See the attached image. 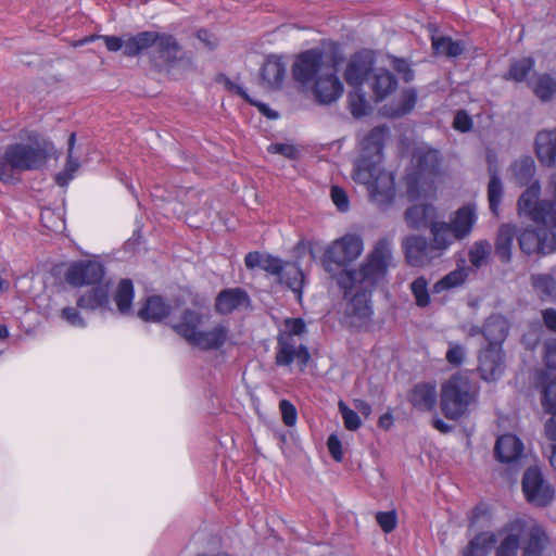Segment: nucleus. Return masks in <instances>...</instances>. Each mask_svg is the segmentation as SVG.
I'll return each instance as SVG.
<instances>
[{
    "label": "nucleus",
    "mask_w": 556,
    "mask_h": 556,
    "mask_svg": "<svg viewBox=\"0 0 556 556\" xmlns=\"http://www.w3.org/2000/svg\"><path fill=\"white\" fill-rule=\"evenodd\" d=\"M496 543L492 532H480L475 535L463 551V556H488Z\"/></svg>",
    "instance_id": "obj_36"
},
{
    "label": "nucleus",
    "mask_w": 556,
    "mask_h": 556,
    "mask_svg": "<svg viewBox=\"0 0 556 556\" xmlns=\"http://www.w3.org/2000/svg\"><path fill=\"white\" fill-rule=\"evenodd\" d=\"M374 60L365 52L354 54L346 65L344 79L348 85L358 88L364 81H368L374 72Z\"/></svg>",
    "instance_id": "obj_18"
},
{
    "label": "nucleus",
    "mask_w": 556,
    "mask_h": 556,
    "mask_svg": "<svg viewBox=\"0 0 556 556\" xmlns=\"http://www.w3.org/2000/svg\"><path fill=\"white\" fill-rule=\"evenodd\" d=\"M468 277L466 268H456L433 285V293L462 286Z\"/></svg>",
    "instance_id": "obj_42"
},
{
    "label": "nucleus",
    "mask_w": 556,
    "mask_h": 556,
    "mask_svg": "<svg viewBox=\"0 0 556 556\" xmlns=\"http://www.w3.org/2000/svg\"><path fill=\"white\" fill-rule=\"evenodd\" d=\"M244 264L248 269H254L258 267L270 275L279 277L283 271V263L279 257L256 251L249 252L245 255Z\"/></svg>",
    "instance_id": "obj_30"
},
{
    "label": "nucleus",
    "mask_w": 556,
    "mask_h": 556,
    "mask_svg": "<svg viewBox=\"0 0 556 556\" xmlns=\"http://www.w3.org/2000/svg\"><path fill=\"white\" fill-rule=\"evenodd\" d=\"M285 327L286 330L277 336L275 364L280 367H289L296 361L300 370L303 371L311 361V353L306 345H296L294 337L306 332V324L302 318H287Z\"/></svg>",
    "instance_id": "obj_4"
},
{
    "label": "nucleus",
    "mask_w": 556,
    "mask_h": 556,
    "mask_svg": "<svg viewBox=\"0 0 556 556\" xmlns=\"http://www.w3.org/2000/svg\"><path fill=\"white\" fill-rule=\"evenodd\" d=\"M375 165L376 163L361 157L354 170L353 179L361 184H370V197L372 201L376 202L381 208H386L394 200V188L392 184H390L387 189L379 190L377 182H371Z\"/></svg>",
    "instance_id": "obj_12"
},
{
    "label": "nucleus",
    "mask_w": 556,
    "mask_h": 556,
    "mask_svg": "<svg viewBox=\"0 0 556 556\" xmlns=\"http://www.w3.org/2000/svg\"><path fill=\"white\" fill-rule=\"evenodd\" d=\"M267 151L273 154H281L287 159L293 160L296 157L298 150L288 143H270Z\"/></svg>",
    "instance_id": "obj_61"
},
{
    "label": "nucleus",
    "mask_w": 556,
    "mask_h": 556,
    "mask_svg": "<svg viewBox=\"0 0 556 556\" xmlns=\"http://www.w3.org/2000/svg\"><path fill=\"white\" fill-rule=\"evenodd\" d=\"M535 153L544 166L552 167L556 164V129L541 130L536 134Z\"/></svg>",
    "instance_id": "obj_28"
},
{
    "label": "nucleus",
    "mask_w": 556,
    "mask_h": 556,
    "mask_svg": "<svg viewBox=\"0 0 556 556\" xmlns=\"http://www.w3.org/2000/svg\"><path fill=\"white\" fill-rule=\"evenodd\" d=\"M324 56L325 52L319 48L301 52L292 65L293 79L303 85L316 80L323 72L332 65L325 63Z\"/></svg>",
    "instance_id": "obj_9"
},
{
    "label": "nucleus",
    "mask_w": 556,
    "mask_h": 556,
    "mask_svg": "<svg viewBox=\"0 0 556 556\" xmlns=\"http://www.w3.org/2000/svg\"><path fill=\"white\" fill-rule=\"evenodd\" d=\"M503 197V184L495 170L491 172L490 181L488 185V200L491 212L494 215L498 214L500 204Z\"/></svg>",
    "instance_id": "obj_44"
},
{
    "label": "nucleus",
    "mask_w": 556,
    "mask_h": 556,
    "mask_svg": "<svg viewBox=\"0 0 556 556\" xmlns=\"http://www.w3.org/2000/svg\"><path fill=\"white\" fill-rule=\"evenodd\" d=\"M532 91L542 102H549L556 94V77L548 73L538 74L532 84Z\"/></svg>",
    "instance_id": "obj_38"
},
{
    "label": "nucleus",
    "mask_w": 556,
    "mask_h": 556,
    "mask_svg": "<svg viewBox=\"0 0 556 556\" xmlns=\"http://www.w3.org/2000/svg\"><path fill=\"white\" fill-rule=\"evenodd\" d=\"M509 321L502 314H491L483 321V339L485 346L503 348L509 334Z\"/></svg>",
    "instance_id": "obj_21"
},
{
    "label": "nucleus",
    "mask_w": 556,
    "mask_h": 556,
    "mask_svg": "<svg viewBox=\"0 0 556 556\" xmlns=\"http://www.w3.org/2000/svg\"><path fill=\"white\" fill-rule=\"evenodd\" d=\"M16 168L12 166V162L8 159V150L0 155V181L2 182H14L18 180L16 177Z\"/></svg>",
    "instance_id": "obj_53"
},
{
    "label": "nucleus",
    "mask_w": 556,
    "mask_h": 556,
    "mask_svg": "<svg viewBox=\"0 0 556 556\" xmlns=\"http://www.w3.org/2000/svg\"><path fill=\"white\" fill-rule=\"evenodd\" d=\"M313 91L321 104H330L342 96L343 84L336 74L334 65L329 66V70L317 77Z\"/></svg>",
    "instance_id": "obj_16"
},
{
    "label": "nucleus",
    "mask_w": 556,
    "mask_h": 556,
    "mask_svg": "<svg viewBox=\"0 0 556 556\" xmlns=\"http://www.w3.org/2000/svg\"><path fill=\"white\" fill-rule=\"evenodd\" d=\"M260 75L262 84L267 89L278 90L281 88L286 76V65L280 58L270 55L262 65Z\"/></svg>",
    "instance_id": "obj_27"
},
{
    "label": "nucleus",
    "mask_w": 556,
    "mask_h": 556,
    "mask_svg": "<svg viewBox=\"0 0 556 556\" xmlns=\"http://www.w3.org/2000/svg\"><path fill=\"white\" fill-rule=\"evenodd\" d=\"M491 244L486 240H480L472 244L468 256L472 266L480 268L491 253Z\"/></svg>",
    "instance_id": "obj_46"
},
{
    "label": "nucleus",
    "mask_w": 556,
    "mask_h": 556,
    "mask_svg": "<svg viewBox=\"0 0 556 556\" xmlns=\"http://www.w3.org/2000/svg\"><path fill=\"white\" fill-rule=\"evenodd\" d=\"M477 370L484 381L498 380L505 370V353L503 348H481L478 353Z\"/></svg>",
    "instance_id": "obj_14"
},
{
    "label": "nucleus",
    "mask_w": 556,
    "mask_h": 556,
    "mask_svg": "<svg viewBox=\"0 0 556 556\" xmlns=\"http://www.w3.org/2000/svg\"><path fill=\"white\" fill-rule=\"evenodd\" d=\"M553 200H540L541 186L538 180L528 187L518 199V212L538 225L556 229V173L549 177Z\"/></svg>",
    "instance_id": "obj_3"
},
{
    "label": "nucleus",
    "mask_w": 556,
    "mask_h": 556,
    "mask_svg": "<svg viewBox=\"0 0 556 556\" xmlns=\"http://www.w3.org/2000/svg\"><path fill=\"white\" fill-rule=\"evenodd\" d=\"M434 216V207L430 204H415L405 211V222L412 229H424Z\"/></svg>",
    "instance_id": "obj_34"
},
{
    "label": "nucleus",
    "mask_w": 556,
    "mask_h": 556,
    "mask_svg": "<svg viewBox=\"0 0 556 556\" xmlns=\"http://www.w3.org/2000/svg\"><path fill=\"white\" fill-rule=\"evenodd\" d=\"M339 412L343 418L344 427L350 431H355L361 427V418L358 414L351 409L343 401L338 404Z\"/></svg>",
    "instance_id": "obj_51"
},
{
    "label": "nucleus",
    "mask_w": 556,
    "mask_h": 556,
    "mask_svg": "<svg viewBox=\"0 0 556 556\" xmlns=\"http://www.w3.org/2000/svg\"><path fill=\"white\" fill-rule=\"evenodd\" d=\"M279 409L281 412L282 421L286 426L292 427L296 424L298 412L295 406L288 400L279 402Z\"/></svg>",
    "instance_id": "obj_56"
},
{
    "label": "nucleus",
    "mask_w": 556,
    "mask_h": 556,
    "mask_svg": "<svg viewBox=\"0 0 556 556\" xmlns=\"http://www.w3.org/2000/svg\"><path fill=\"white\" fill-rule=\"evenodd\" d=\"M76 142V135L75 132H72L68 137V149H67V160L65 164V170L73 175L78 168H79V162L77 159H74L73 156V150Z\"/></svg>",
    "instance_id": "obj_58"
},
{
    "label": "nucleus",
    "mask_w": 556,
    "mask_h": 556,
    "mask_svg": "<svg viewBox=\"0 0 556 556\" xmlns=\"http://www.w3.org/2000/svg\"><path fill=\"white\" fill-rule=\"evenodd\" d=\"M402 248L405 253L406 261L415 267H424L434 258H438L435 252L428 240L418 235H412L403 240Z\"/></svg>",
    "instance_id": "obj_15"
},
{
    "label": "nucleus",
    "mask_w": 556,
    "mask_h": 556,
    "mask_svg": "<svg viewBox=\"0 0 556 556\" xmlns=\"http://www.w3.org/2000/svg\"><path fill=\"white\" fill-rule=\"evenodd\" d=\"M511 172L515 181L519 186L530 187L534 182L532 179L535 174V164L533 159L530 156L521 157L511 165Z\"/></svg>",
    "instance_id": "obj_39"
},
{
    "label": "nucleus",
    "mask_w": 556,
    "mask_h": 556,
    "mask_svg": "<svg viewBox=\"0 0 556 556\" xmlns=\"http://www.w3.org/2000/svg\"><path fill=\"white\" fill-rule=\"evenodd\" d=\"M331 199L337 208L340 212H346L350 207L349 197L343 188L339 186H332Z\"/></svg>",
    "instance_id": "obj_57"
},
{
    "label": "nucleus",
    "mask_w": 556,
    "mask_h": 556,
    "mask_svg": "<svg viewBox=\"0 0 556 556\" xmlns=\"http://www.w3.org/2000/svg\"><path fill=\"white\" fill-rule=\"evenodd\" d=\"M327 447L332 456V458L337 462H341L343 457L342 453V444L340 439L336 434H330L327 440Z\"/></svg>",
    "instance_id": "obj_63"
},
{
    "label": "nucleus",
    "mask_w": 556,
    "mask_h": 556,
    "mask_svg": "<svg viewBox=\"0 0 556 556\" xmlns=\"http://www.w3.org/2000/svg\"><path fill=\"white\" fill-rule=\"evenodd\" d=\"M376 521L384 533H391L397 525V517L394 510L379 511L376 515Z\"/></svg>",
    "instance_id": "obj_54"
},
{
    "label": "nucleus",
    "mask_w": 556,
    "mask_h": 556,
    "mask_svg": "<svg viewBox=\"0 0 556 556\" xmlns=\"http://www.w3.org/2000/svg\"><path fill=\"white\" fill-rule=\"evenodd\" d=\"M521 490L526 501L536 507H547L555 498L554 486L545 479L538 466H531L525 470Z\"/></svg>",
    "instance_id": "obj_8"
},
{
    "label": "nucleus",
    "mask_w": 556,
    "mask_h": 556,
    "mask_svg": "<svg viewBox=\"0 0 556 556\" xmlns=\"http://www.w3.org/2000/svg\"><path fill=\"white\" fill-rule=\"evenodd\" d=\"M476 393L468 377L453 375L441 389L440 406L443 415L451 420L458 419L475 401Z\"/></svg>",
    "instance_id": "obj_5"
},
{
    "label": "nucleus",
    "mask_w": 556,
    "mask_h": 556,
    "mask_svg": "<svg viewBox=\"0 0 556 556\" xmlns=\"http://www.w3.org/2000/svg\"><path fill=\"white\" fill-rule=\"evenodd\" d=\"M416 170L409 176L407 192H412V182L417 185L431 181L440 168V155L437 150H418L414 154Z\"/></svg>",
    "instance_id": "obj_13"
},
{
    "label": "nucleus",
    "mask_w": 556,
    "mask_h": 556,
    "mask_svg": "<svg viewBox=\"0 0 556 556\" xmlns=\"http://www.w3.org/2000/svg\"><path fill=\"white\" fill-rule=\"evenodd\" d=\"M363 252V240L357 235H345L336 240L325 252L323 265L327 273L337 279L344 267Z\"/></svg>",
    "instance_id": "obj_7"
},
{
    "label": "nucleus",
    "mask_w": 556,
    "mask_h": 556,
    "mask_svg": "<svg viewBox=\"0 0 556 556\" xmlns=\"http://www.w3.org/2000/svg\"><path fill=\"white\" fill-rule=\"evenodd\" d=\"M170 306L161 295H151L138 312V316L146 321L159 323L169 316Z\"/></svg>",
    "instance_id": "obj_31"
},
{
    "label": "nucleus",
    "mask_w": 556,
    "mask_h": 556,
    "mask_svg": "<svg viewBox=\"0 0 556 556\" xmlns=\"http://www.w3.org/2000/svg\"><path fill=\"white\" fill-rule=\"evenodd\" d=\"M250 302V296L244 289L227 288L217 294L214 308L220 315H228L240 307L249 306Z\"/></svg>",
    "instance_id": "obj_22"
},
{
    "label": "nucleus",
    "mask_w": 556,
    "mask_h": 556,
    "mask_svg": "<svg viewBox=\"0 0 556 556\" xmlns=\"http://www.w3.org/2000/svg\"><path fill=\"white\" fill-rule=\"evenodd\" d=\"M8 159L17 173L36 170L45 166L49 157H56V150L51 141L42 140L30 143H12L7 147Z\"/></svg>",
    "instance_id": "obj_6"
},
{
    "label": "nucleus",
    "mask_w": 556,
    "mask_h": 556,
    "mask_svg": "<svg viewBox=\"0 0 556 556\" xmlns=\"http://www.w3.org/2000/svg\"><path fill=\"white\" fill-rule=\"evenodd\" d=\"M430 231L433 237L430 243L440 257L456 238L454 237L452 228L445 222H432L430 224Z\"/></svg>",
    "instance_id": "obj_35"
},
{
    "label": "nucleus",
    "mask_w": 556,
    "mask_h": 556,
    "mask_svg": "<svg viewBox=\"0 0 556 556\" xmlns=\"http://www.w3.org/2000/svg\"><path fill=\"white\" fill-rule=\"evenodd\" d=\"M303 279V271L296 266H293L287 271H282V275L280 276V281H283L288 288L299 293H301L302 290Z\"/></svg>",
    "instance_id": "obj_50"
},
{
    "label": "nucleus",
    "mask_w": 556,
    "mask_h": 556,
    "mask_svg": "<svg viewBox=\"0 0 556 556\" xmlns=\"http://www.w3.org/2000/svg\"><path fill=\"white\" fill-rule=\"evenodd\" d=\"M544 363L547 368L556 369V338L544 344Z\"/></svg>",
    "instance_id": "obj_62"
},
{
    "label": "nucleus",
    "mask_w": 556,
    "mask_h": 556,
    "mask_svg": "<svg viewBox=\"0 0 556 556\" xmlns=\"http://www.w3.org/2000/svg\"><path fill=\"white\" fill-rule=\"evenodd\" d=\"M407 399L415 409L419 412H430L437 404L435 386L426 382L417 383L410 390Z\"/></svg>",
    "instance_id": "obj_29"
},
{
    "label": "nucleus",
    "mask_w": 556,
    "mask_h": 556,
    "mask_svg": "<svg viewBox=\"0 0 556 556\" xmlns=\"http://www.w3.org/2000/svg\"><path fill=\"white\" fill-rule=\"evenodd\" d=\"M230 328L225 323H217L208 330H200L190 345L201 351L220 350L229 340Z\"/></svg>",
    "instance_id": "obj_19"
},
{
    "label": "nucleus",
    "mask_w": 556,
    "mask_h": 556,
    "mask_svg": "<svg viewBox=\"0 0 556 556\" xmlns=\"http://www.w3.org/2000/svg\"><path fill=\"white\" fill-rule=\"evenodd\" d=\"M410 291L415 298L416 305L426 307L430 303V295L428 292V281L425 277H418L410 283Z\"/></svg>",
    "instance_id": "obj_48"
},
{
    "label": "nucleus",
    "mask_w": 556,
    "mask_h": 556,
    "mask_svg": "<svg viewBox=\"0 0 556 556\" xmlns=\"http://www.w3.org/2000/svg\"><path fill=\"white\" fill-rule=\"evenodd\" d=\"M134 295L135 291L132 281L127 278L122 279L114 294V301L122 315H126L131 312Z\"/></svg>",
    "instance_id": "obj_41"
},
{
    "label": "nucleus",
    "mask_w": 556,
    "mask_h": 556,
    "mask_svg": "<svg viewBox=\"0 0 556 556\" xmlns=\"http://www.w3.org/2000/svg\"><path fill=\"white\" fill-rule=\"evenodd\" d=\"M203 324V314L192 308L182 311L177 323L170 325L172 329L189 344L200 331Z\"/></svg>",
    "instance_id": "obj_23"
},
{
    "label": "nucleus",
    "mask_w": 556,
    "mask_h": 556,
    "mask_svg": "<svg viewBox=\"0 0 556 556\" xmlns=\"http://www.w3.org/2000/svg\"><path fill=\"white\" fill-rule=\"evenodd\" d=\"M541 404L546 414H556V380H549L543 386Z\"/></svg>",
    "instance_id": "obj_47"
},
{
    "label": "nucleus",
    "mask_w": 556,
    "mask_h": 556,
    "mask_svg": "<svg viewBox=\"0 0 556 556\" xmlns=\"http://www.w3.org/2000/svg\"><path fill=\"white\" fill-rule=\"evenodd\" d=\"M535 61L532 56H523L520 59H514L510 62L509 70L504 76L506 80H513L515 83H522L527 79L529 74L533 72Z\"/></svg>",
    "instance_id": "obj_40"
},
{
    "label": "nucleus",
    "mask_w": 556,
    "mask_h": 556,
    "mask_svg": "<svg viewBox=\"0 0 556 556\" xmlns=\"http://www.w3.org/2000/svg\"><path fill=\"white\" fill-rule=\"evenodd\" d=\"M432 48L435 53L443 54L451 58L460 55L464 51V47L460 41H454L451 37H433Z\"/></svg>",
    "instance_id": "obj_43"
},
{
    "label": "nucleus",
    "mask_w": 556,
    "mask_h": 556,
    "mask_svg": "<svg viewBox=\"0 0 556 556\" xmlns=\"http://www.w3.org/2000/svg\"><path fill=\"white\" fill-rule=\"evenodd\" d=\"M388 127L384 125L374 127L363 141L362 159L379 163L382 160L384 140L388 135Z\"/></svg>",
    "instance_id": "obj_26"
},
{
    "label": "nucleus",
    "mask_w": 556,
    "mask_h": 556,
    "mask_svg": "<svg viewBox=\"0 0 556 556\" xmlns=\"http://www.w3.org/2000/svg\"><path fill=\"white\" fill-rule=\"evenodd\" d=\"M417 91L414 88L403 90L399 103L392 112V116L400 117L408 114L416 105Z\"/></svg>",
    "instance_id": "obj_45"
},
{
    "label": "nucleus",
    "mask_w": 556,
    "mask_h": 556,
    "mask_svg": "<svg viewBox=\"0 0 556 556\" xmlns=\"http://www.w3.org/2000/svg\"><path fill=\"white\" fill-rule=\"evenodd\" d=\"M476 222V213L472 206L465 205L459 207L452 222L448 224L454 232V237L460 240L468 236Z\"/></svg>",
    "instance_id": "obj_33"
},
{
    "label": "nucleus",
    "mask_w": 556,
    "mask_h": 556,
    "mask_svg": "<svg viewBox=\"0 0 556 556\" xmlns=\"http://www.w3.org/2000/svg\"><path fill=\"white\" fill-rule=\"evenodd\" d=\"M521 556H552V545L546 531L540 526L531 527L521 542Z\"/></svg>",
    "instance_id": "obj_20"
},
{
    "label": "nucleus",
    "mask_w": 556,
    "mask_h": 556,
    "mask_svg": "<svg viewBox=\"0 0 556 556\" xmlns=\"http://www.w3.org/2000/svg\"><path fill=\"white\" fill-rule=\"evenodd\" d=\"M216 81L219 84H224L226 89L230 92H235L239 97H241L244 101H251V98L247 93V91L239 85L231 81L225 74H218L216 77Z\"/></svg>",
    "instance_id": "obj_60"
},
{
    "label": "nucleus",
    "mask_w": 556,
    "mask_h": 556,
    "mask_svg": "<svg viewBox=\"0 0 556 556\" xmlns=\"http://www.w3.org/2000/svg\"><path fill=\"white\" fill-rule=\"evenodd\" d=\"M154 47L155 58L163 64L173 66L181 60L182 48L177 39L166 33L146 30L127 39L126 56H137Z\"/></svg>",
    "instance_id": "obj_2"
},
{
    "label": "nucleus",
    "mask_w": 556,
    "mask_h": 556,
    "mask_svg": "<svg viewBox=\"0 0 556 556\" xmlns=\"http://www.w3.org/2000/svg\"><path fill=\"white\" fill-rule=\"evenodd\" d=\"M79 307L66 306L61 311V318L73 327L85 328L86 321L80 315Z\"/></svg>",
    "instance_id": "obj_55"
},
{
    "label": "nucleus",
    "mask_w": 556,
    "mask_h": 556,
    "mask_svg": "<svg viewBox=\"0 0 556 556\" xmlns=\"http://www.w3.org/2000/svg\"><path fill=\"white\" fill-rule=\"evenodd\" d=\"M544 227V229L527 228L519 233L517 239L523 253L547 255L556 250L555 229Z\"/></svg>",
    "instance_id": "obj_10"
},
{
    "label": "nucleus",
    "mask_w": 556,
    "mask_h": 556,
    "mask_svg": "<svg viewBox=\"0 0 556 556\" xmlns=\"http://www.w3.org/2000/svg\"><path fill=\"white\" fill-rule=\"evenodd\" d=\"M216 81L219 84H224L226 89L230 92H235L239 97H241L244 101H251V98L247 93V91L239 85L231 81L225 74H218L216 77Z\"/></svg>",
    "instance_id": "obj_59"
},
{
    "label": "nucleus",
    "mask_w": 556,
    "mask_h": 556,
    "mask_svg": "<svg viewBox=\"0 0 556 556\" xmlns=\"http://www.w3.org/2000/svg\"><path fill=\"white\" fill-rule=\"evenodd\" d=\"M466 353V348L463 344L448 342L445 359L451 366L458 367L464 363Z\"/></svg>",
    "instance_id": "obj_52"
},
{
    "label": "nucleus",
    "mask_w": 556,
    "mask_h": 556,
    "mask_svg": "<svg viewBox=\"0 0 556 556\" xmlns=\"http://www.w3.org/2000/svg\"><path fill=\"white\" fill-rule=\"evenodd\" d=\"M542 320L545 328L556 333V309L555 308H545L542 311Z\"/></svg>",
    "instance_id": "obj_64"
},
{
    "label": "nucleus",
    "mask_w": 556,
    "mask_h": 556,
    "mask_svg": "<svg viewBox=\"0 0 556 556\" xmlns=\"http://www.w3.org/2000/svg\"><path fill=\"white\" fill-rule=\"evenodd\" d=\"M390 261V241L382 238L358 269L338 275L337 285L343 290V299L346 301L343 323L348 327L362 330L370 326L374 315L371 293L384 279Z\"/></svg>",
    "instance_id": "obj_1"
},
{
    "label": "nucleus",
    "mask_w": 556,
    "mask_h": 556,
    "mask_svg": "<svg viewBox=\"0 0 556 556\" xmlns=\"http://www.w3.org/2000/svg\"><path fill=\"white\" fill-rule=\"evenodd\" d=\"M521 549V542L518 534L509 533L500 543L495 549V556H517L518 549Z\"/></svg>",
    "instance_id": "obj_49"
},
{
    "label": "nucleus",
    "mask_w": 556,
    "mask_h": 556,
    "mask_svg": "<svg viewBox=\"0 0 556 556\" xmlns=\"http://www.w3.org/2000/svg\"><path fill=\"white\" fill-rule=\"evenodd\" d=\"M110 299L111 282L105 281L90 286L88 290L78 296L76 305L77 307L86 311L112 312L113 309L110 305Z\"/></svg>",
    "instance_id": "obj_17"
},
{
    "label": "nucleus",
    "mask_w": 556,
    "mask_h": 556,
    "mask_svg": "<svg viewBox=\"0 0 556 556\" xmlns=\"http://www.w3.org/2000/svg\"><path fill=\"white\" fill-rule=\"evenodd\" d=\"M376 102L384 100L397 88V79L386 68H375L368 81Z\"/></svg>",
    "instance_id": "obj_24"
},
{
    "label": "nucleus",
    "mask_w": 556,
    "mask_h": 556,
    "mask_svg": "<svg viewBox=\"0 0 556 556\" xmlns=\"http://www.w3.org/2000/svg\"><path fill=\"white\" fill-rule=\"evenodd\" d=\"M523 452V443L515 434H503L497 438L494 446V456L501 463L518 460Z\"/></svg>",
    "instance_id": "obj_25"
},
{
    "label": "nucleus",
    "mask_w": 556,
    "mask_h": 556,
    "mask_svg": "<svg viewBox=\"0 0 556 556\" xmlns=\"http://www.w3.org/2000/svg\"><path fill=\"white\" fill-rule=\"evenodd\" d=\"M531 286L542 302L556 300V279L549 274L531 276Z\"/></svg>",
    "instance_id": "obj_37"
},
{
    "label": "nucleus",
    "mask_w": 556,
    "mask_h": 556,
    "mask_svg": "<svg viewBox=\"0 0 556 556\" xmlns=\"http://www.w3.org/2000/svg\"><path fill=\"white\" fill-rule=\"evenodd\" d=\"M104 276L103 264L88 260L73 263L65 274V279L73 287H83L105 282Z\"/></svg>",
    "instance_id": "obj_11"
},
{
    "label": "nucleus",
    "mask_w": 556,
    "mask_h": 556,
    "mask_svg": "<svg viewBox=\"0 0 556 556\" xmlns=\"http://www.w3.org/2000/svg\"><path fill=\"white\" fill-rule=\"evenodd\" d=\"M516 237V227L510 224H503L497 231L495 239V255L503 264L511 261V248Z\"/></svg>",
    "instance_id": "obj_32"
}]
</instances>
